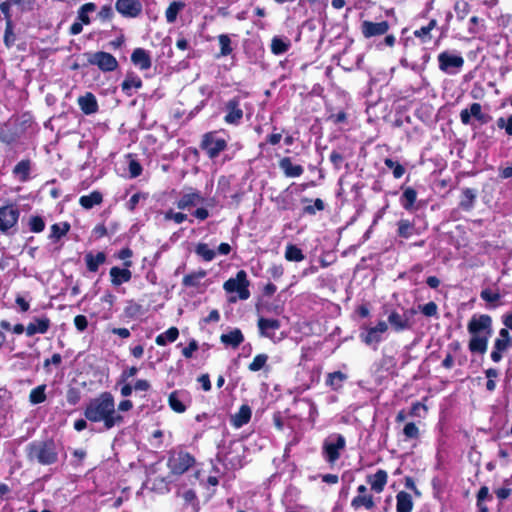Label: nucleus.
Returning <instances> with one entry per match:
<instances>
[{"instance_id":"13d9d810","label":"nucleus","mask_w":512,"mask_h":512,"mask_svg":"<svg viewBox=\"0 0 512 512\" xmlns=\"http://www.w3.org/2000/svg\"><path fill=\"white\" fill-rule=\"evenodd\" d=\"M480 297L488 303H494L497 302L501 296L498 292H494L491 289H484L481 291Z\"/></svg>"},{"instance_id":"052dcab7","label":"nucleus","mask_w":512,"mask_h":512,"mask_svg":"<svg viewBox=\"0 0 512 512\" xmlns=\"http://www.w3.org/2000/svg\"><path fill=\"white\" fill-rule=\"evenodd\" d=\"M66 399L70 405H76L80 401V391L74 387L69 388Z\"/></svg>"},{"instance_id":"c03bdc74","label":"nucleus","mask_w":512,"mask_h":512,"mask_svg":"<svg viewBox=\"0 0 512 512\" xmlns=\"http://www.w3.org/2000/svg\"><path fill=\"white\" fill-rule=\"evenodd\" d=\"M96 10V5L94 3H86L80 7L77 13V19L83 24H89L90 18L89 13L94 12Z\"/></svg>"},{"instance_id":"423d86ee","label":"nucleus","mask_w":512,"mask_h":512,"mask_svg":"<svg viewBox=\"0 0 512 512\" xmlns=\"http://www.w3.org/2000/svg\"><path fill=\"white\" fill-rule=\"evenodd\" d=\"M195 462L194 457L188 452L179 451L172 453L168 459V467L173 474L185 473Z\"/></svg>"},{"instance_id":"f03ea898","label":"nucleus","mask_w":512,"mask_h":512,"mask_svg":"<svg viewBox=\"0 0 512 512\" xmlns=\"http://www.w3.org/2000/svg\"><path fill=\"white\" fill-rule=\"evenodd\" d=\"M467 330L471 335L468 347L472 353L484 354L492 335V318L487 314L473 315L468 322Z\"/></svg>"},{"instance_id":"20e7f679","label":"nucleus","mask_w":512,"mask_h":512,"mask_svg":"<svg viewBox=\"0 0 512 512\" xmlns=\"http://www.w3.org/2000/svg\"><path fill=\"white\" fill-rule=\"evenodd\" d=\"M248 286L247 274L244 270H240L235 278H230L224 283L223 288L227 293L237 292L239 299L246 300L250 296Z\"/></svg>"},{"instance_id":"603ef678","label":"nucleus","mask_w":512,"mask_h":512,"mask_svg":"<svg viewBox=\"0 0 512 512\" xmlns=\"http://www.w3.org/2000/svg\"><path fill=\"white\" fill-rule=\"evenodd\" d=\"M418 309L426 317H437L438 316V306L433 301H430L424 305H419Z\"/></svg>"},{"instance_id":"412c9836","label":"nucleus","mask_w":512,"mask_h":512,"mask_svg":"<svg viewBox=\"0 0 512 512\" xmlns=\"http://www.w3.org/2000/svg\"><path fill=\"white\" fill-rule=\"evenodd\" d=\"M78 104L82 112L86 115L96 113L98 110V103L96 97L87 92L85 95L78 98Z\"/></svg>"},{"instance_id":"a878e982","label":"nucleus","mask_w":512,"mask_h":512,"mask_svg":"<svg viewBox=\"0 0 512 512\" xmlns=\"http://www.w3.org/2000/svg\"><path fill=\"white\" fill-rule=\"evenodd\" d=\"M220 340L223 344L236 348L244 341V336L240 329L235 328L227 334H222Z\"/></svg>"},{"instance_id":"0eeeda50","label":"nucleus","mask_w":512,"mask_h":512,"mask_svg":"<svg viewBox=\"0 0 512 512\" xmlns=\"http://www.w3.org/2000/svg\"><path fill=\"white\" fill-rule=\"evenodd\" d=\"M459 116L463 125H470L472 118L481 125L489 123L492 119L488 113L483 112L482 105L478 102H474L469 107L462 109Z\"/></svg>"},{"instance_id":"774afa93","label":"nucleus","mask_w":512,"mask_h":512,"mask_svg":"<svg viewBox=\"0 0 512 512\" xmlns=\"http://www.w3.org/2000/svg\"><path fill=\"white\" fill-rule=\"evenodd\" d=\"M74 325L77 328V330H79L81 332L84 331L87 328V326H88V321H87L86 316H84V315H77L74 318Z\"/></svg>"},{"instance_id":"de8ad7c7","label":"nucleus","mask_w":512,"mask_h":512,"mask_svg":"<svg viewBox=\"0 0 512 512\" xmlns=\"http://www.w3.org/2000/svg\"><path fill=\"white\" fill-rule=\"evenodd\" d=\"M195 252L205 261H212L216 255L215 251L210 249L206 243H199L196 246Z\"/></svg>"},{"instance_id":"37998d69","label":"nucleus","mask_w":512,"mask_h":512,"mask_svg":"<svg viewBox=\"0 0 512 512\" xmlns=\"http://www.w3.org/2000/svg\"><path fill=\"white\" fill-rule=\"evenodd\" d=\"M346 378L347 376L341 371L329 373L327 376L326 384L331 386L334 390H337L342 387V384Z\"/></svg>"},{"instance_id":"680f3d73","label":"nucleus","mask_w":512,"mask_h":512,"mask_svg":"<svg viewBox=\"0 0 512 512\" xmlns=\"http://www.w3.org/2000/svg\"><path fill=\"white\" fill-rule=\"evenodd\" d=\"M324 207H325L324 202L321 199L317 198V199H315L313 205H308L304 208V212L307 214L313 215L316 213V211L324 210Z\"/></svg>"},{"instance_id":"864d4df0","label":"nucleus","mask_w":512,"mask_h":512,"mask_svg":"<svg viewBox=\"0 0 512 512\" xmlns=\"http://www.w3.org/2000/svg\"><path fill=\"white\" fill-rule=\"evenodd\" d=\"M70 229V225L68 223H63L62 225L53 224L51 227V238L59 239L64 236Z\"/></svg>"},{"instance_id":"2f4dec72","label":"nucleus","mask_w":512,"mask_h":512,"mask_svg":"<svg viewBox=\"0 0 512 512\" xmlns=\"http://www.w3.org/2000/svg\"><path fill=\"white\" fill-rule=\"evenodd\" d=\"M102 202V194L98 191H93L89 195H83L79 199L80 205L85 209H91L95 205H99Z\"/></svg>"},{"instance_id":"4468645a","label":"nucleus","mask_w":512,"mask_h":512,"mask_svg":"<svg viewBox=\"0 0 512 512\" xmlns=\"http://www.w3.org/2000/svg\"><path fill=\"white\" fill-rule=\"evenodd\" d=\"M387 321L395 332L410 330L414 324L407 313L400 314L396 310L389 313Z\"/></svg>"},{"instance_id":"dca6fc26","label":"nucleus","mask_w":512,"mask_h":512,"mask_svg":"<svg viewBox=\"0 0 512 512\" xmlns=\"http://www.w3.org/2000/svg\"><path fill=\"white\" fill-rule=\"evenodd\" d=\"M438 62L441 71L450 73L451 68L460 69L464 64V59L460 55H452L445 51L438 55Z\"/></svg>"},{"instance_id":"7ed1b4c3","label":"nucleus","mask_w":512,"mask_h":512,"mask_svg":"<svg viewBox=\"0 0 512 512\" xmlns=\"http://www.w3.org/2000/svg\"><path fill=\"white\" fill-rule=\"evenodd\" d=\"M26 451L30 461H36L41 465H51L58 460V453L52 441L32 442L27 446Z\"/></svg>"},{"instance_id":"4d7b16f0","label":"nucleus","mask_w":512,"mask_h":512,"mask_svg":"<svg viewBox=\"0 0 512 512\" xmlns=\"http://www.w3.org/2000/svg\"><path fill=\"white\" fill-rule=\"evenodd\" d=\"M29 225H30L31 231H33L35 233L42 232L45 228V223H44L43 219L39 216L31 217Z\"/></svg>"},{"instance_id":"3c124183","label":"nucleus","mask_w":512,"mask_h":512,"mask_svg":"<svg viewBox=\"0 0 512 512\" xmlns=\"http://www.w3.org/2000/svg\"><path fill=\"white\" fill-rule=\"evenodd\" d=\"M268 360L266 354H258L254 357L253 361L249 364L248 369L252 372H257L264 368Z\"/></svg>"},{"instance_id":"79ce46f5","label":"nucleus","mask_w":512,"mask_h":512,"mask_svg":"<svg viewBox=\"0 0 512 512\" xmlns=\"http://www.w3.org/2000/svg\"><path fill=\"white\" fill-rule=\"evenodd\" d=\"M437 25V21L432 19L427 26H423L418 30L414 31V36L420 38L423 43L429 42L431 40V30L434 29Z\"/></svg>"},{"instance_id":"f8f14e48","label":"nucleus","mask_w":512,"mask_h":512,"mask_svg":"<svg viewBox=\"0 0 512 512\" xmlns=\"http://www.w3.org/2000/svg\"><path fill=\"white\" fill-rule=\"evenodd\" d=\"M226 115L224 120L227 124L238 125L243 118V110L240 104V98L234 97L225 104Z\"/></svg>"},{"instance_id":"c756f323","label":"nucleus","mask_w":512,"mask_h":512,"mask_svg":"<svg viewBox=\"0 0 512 512\" xmlns=\"http://www.w3.org/2000/svg\"><path fill=\"white\" fill-rule=\"evenodd\" d=\"M31 170V161L28 159L21 160L13 169V174L21 181L26 182L29 179Z\"/></svg>"},{"instance_id":"393cba45","label":"nucleus","mask_w":512,"mask_h":512,"mask_svg":"<svg viewBox=\"0 0 512 512\" xmlns=\"http://www.w3.org/2000/svg\"><path fill=\"white\" fill-rule=\"evenodd\" d=\"M388 475L384 470H378L374 475L369 476L368 482L371 485V489L377 493L383 491L387 483Z\"/></svg>"},{"instance_id":"ea45409f","label":"nucleus","mask_w":512,"mask_h":512,"mask_svg":"<svg viewBox=\"0 0 512 512\" xmlns=\"http://www.w3.org/2000/svg\"><path fill=\"white\" fill-rule=\"evenodd\" d=\"M122 90L130 96V90L132 88L139 89L142 87V81L138 76L134 75H127L124 81L121 84Z\"/></svg>"},{"instance_id":"5fc2aeb1","label":"nucleus","mask_w":512,"mask_h":512,"mask_svg":"<svg viewBox=\"0 0 512 512\" xmlns=\"http://www.w3.org/2000/svg\"><path fill=\"white\" fill-rule=\"evenodd\" d=\"M15 39L16 38H15V34L13 32L12 21H7L5 33H4V43L7 47H11V46H13Z\"/></svg>"},{"instance_id":"e433bc0d","label":"nucleus","mask_w":512,"mask_h":512,"mask_svg":"<svg viewBox=\"0 0 512 512\" xmlns=\"http://www.w3.org/2000/svg\"><path fill=\"white\" fill-rule=\"evenodd\" d=\"M185 7L184 2L174 1L172 2L165 12L166 21L168 23H174L177 19L178 13Z\"/></svg>"},{"instance_id":"f704fd0d","label":"nucleus","mask_w":512,"mask_h":512,"mask_svg":"<svg viewBox=\"0 0 512 512\" xmlns=\"http://www.w3.org/2000/svg\"><path fill=\"white\" fill-rule=\"evenodd\" d=\"M374 501L372 495H357L351 501V506L358 510L361 507H365L367 510H370L374 507Z\"/></svg>"},{"instance_id":"4c0bfd02","label":"nucleus","mask_w":512,"mask_h":512,"mask_svg":"<svg viewBox=\"0 0 512 512\" xmlns=\"http://www.w3.org/2000/svg\"><path fill=\"white\" fill-rule=\"evenodd\" d=\"M206 274L205 270L190 273L183 278L182 283L185 287H198L200 281L206 276Z\"/></svg>"},{"instance_id":"e2e57ef3","label":"nucleus","mask_w":512,"mask_h":512,"mask_svg":"<svg viewBox=\"0 0 512 512\" xmlns=\"http://www.w3.org/2000/svg\"><path fill=\"white\" fill-rule=\"evenodd\" d=\"M128 169H129L131 178H136V177L140 176L142 173L141 164L134 159L130 160Z\"/></svg>"},{"instance_id":"6ab92c4d","label":"nucleus","mask_w":512,"mask_h":512,"mask_svg":"<svg viewBox=\"0 0 512 512\" xmlns=\"http://www.w3.org/2000/svg\"><path fill=\"white\" fill-rule=\"evenodd\" d=\"M50 320L47 317L35 318L33 322L26 327V335L31 337L37 333L45 334L50 327Z\"/></svg>"},{"instance_id":"5701e85b","label":"nucleus","mask_w":512,"mask_h":512,"mask_svg":"<svg viewBox=\"0 0 512 512\" xmlns=\"http://www.w3.org/2000/svg\"><path fill=\"white\" fill-rule=\"evenodd\" d=\"M279 167L286 177H299L304 172L301 165L293 164L289 157H284L279 161Z\"/></svg>"},{"instance_id":"0e129e2a","label":"nucleus","mask_w":512,"mask_h":512,"mask_svg":"<svg viewBox=\"0 0 512 512\" xmlns=\"http://www.w3.org/2000/svg\"><path fill=\"white\" fill-rule=\"evenodd\" d=\"M198 343L195 339H192L189 342V345L182 349V354L185 358L189 359L193 356V353L197 351Z\"/></svg>"},{"instance_id":"aec40b11","label":"nucleus","mask_w":512,"mask_h":512,"mask_svg":"<svg viewBox=\"0 0 512 512\" xmlns=\"http://www.w3.org/2000/svg\"><path fill=\"white\" fill-rule=\"evenodd\" d=\"M131 61L134 65L138 66L141 70H147L151 67V57L149 53L143 48H136L132 52Z\"/></svg>"},{"instance_id":"8fccbe9b","label":"nucleus","mask_w":512,"mask_h":512,"mask_svg":"<svg viewBox=\"0 0 512 512\" xmlns=\"http://www.w3.org/2000/svg\"><path fill=\"white\" fill-rule=\"evenodd\" d=\"M384 163L385 165L392 170L393 172V176L396 178V179H399L401 178L404 173H405V168L398 162L390 159V158H386L384 160Z\"/></svg>"},{"instance_id":"9d476101","label":"nucleus","mask_w":512,"mask_h":512,"mask_svg":"<svg viewBox=\"0 0 512 512\" xmlns=\"http://www.w3.org/2000/svg\"><path fill=\"white\" fill-rule=\"evenodd\" d=\"M20 212L14 205L0 207V231L7 232L14 227L19 219Z\"/></svg>"},{"instance_id":"7c9ffc66","label":"nucleus","mask_w":512,"mask_h":512,"mask_svg":"<svg viewBox=\"0 0 512 512\" xmlns=\"http://www.w3.org/2000/svg\"><path fill=\"white\" fill-rule=\"evenodd\" d=\"M178 336H179L178 328L170 327L165 332L159 334L156 337L155 342L159 346H165L167 343H172V342L176 341Z\"/></svg>"},{"instance_id":"c9c22d12","label":"nucleus","mask_w":512,"mask_h":512,"mask_svg":"<svg viewBox=\"0 0 512 512\" xmlns=\"http://www.w3.org/2000/svg\"><path fill=\"white\" fill-rule=\"evenodd\" d=\"M305 258L302 250L294 244H288L285 250V259L290 262H301Z\"/></svg>"},{"instance_id":"f3484780","label":"nucleus","mask_w":512,"mask_h":512,"mask_svg":"<svg viewBox=\"0 0 512 512\" xmlns=\"http://www.w3.org/2000/svg\"><path fill=\"white\" fill-rule=\"evenodd\" d=\"M203 202L204 197L200 194V192L194 190L193 188H188L187 192L184 193L178 200L177 207L181 210H185Z\"/></svg>"},{"instance_id":"6e6d98bb","label":"nucleus","mask_w":512,"mask_h":512,"mask_svg":"<svg viewBox=\"0 0 512 512\" xmlns=\"http://www.w3.org/2000/svg\"><path fill=\"white\" fill-rule=\"evenodd\" d=\"M403 434L407 439H417L419 437V429L413 422H409L404 426Z\"/></svg>"},{"instance_id":"72a5a7b5","label":"nucleus","mask_w":512,"mask_h":512,"mask_svg":"<svg viewBox=\"0 0 512 512\" xmlns=\"http://www.w3.org/2000/svg\"><path fill=\"white\" fill-rule=\"evenodd\" d=\"M290 41L286 38L273 37L271 41V51L275 55H281L289 50Z\"/></svg>"},{"instance_id":"6e6552de","label":"nucleus","mask_w":512,"mask_h":512,"mask_svg":"<svg viewBox=\"0 0 512 512\" xmlns=\"http://www.w3.org/2000/svg\"><path fill=\"white\" fill-rule=\"evenodd\" d=\"M87 61L103 72H112L118 67L117 59L112 54L103 51L87 54Z\"/></svg>"},{"instance_id":"b1692460","label":"nucleus","mask_w":512,"mask_h":512,"mask_svg":"<svg viewBox=\"0 0 512 512\" xmlns=\"http://www.w3.org/2000/svg\"><path fill=\"white\" fill-rule=\"evenodd\" d=\"M111 281L115 286H119L123 283L130 281L132 273L129 269H122L119 267H112L110 269Z\"/></svg>"},{"instance_id":"69168bd1","label":"nucleus","mask_w":512,"mask_h":512,"mask_svg":"<svg viewBox=\"0 0 512 512\" xmlns=\"http://www.w3.org/2000/svg\"><path fill=\"white\" fill-rule=\"evenodd\" d=\"M114 12L110 5H104L101 7L100 11L98 12V17L101 20H109L113 17Z\"/></svg>"},{"instance_id":"cd10ccee","label":"nucleus","mask_w":512,"mask_h":512,"mask_svg":"<svg viewBox=\"0 0 512 512\" xmlns=\"http://www.w3.org/2000/svg\"><path fill=\"white\" fill-rule=\"evenodd\" d=\"M397 504L396 511L397 512H411L413 508L412 497L409 493L400 491L396 496Z\"/></svg>"},{"instance_id":"bf43d9fd","label":"nucleus","mask_w":512,"mask_h":512,"mask_svg":"<svg viewBox=\"0 0 512 512\" xmlns=\"http://www.w3.org/2000/svg\"><path fill=\"white\" fill-rule=\"evenodd\" d=\"M165 220H173L175 223L180 224L187 219V215L181 212H174L169 210L164 215Z\"/></svg>"},{"instance_id":"c85d7f7f","label":"nucleus","mask_w":512,"mask_h":512,"mask_svg":"<svg viewBox=\"0 0 512 512\" xmlns=\"http://www.w3.org/2000/svg\"><path fill=\"white\" fill-rule=\"evenodd\" d=\"M106 260V255L103 252H98L96 255L87 253L85 255V262L87 269L91 272H96L100 265Z\"/></svg>"},{"instance_id":"58836bf2","label":"nucleus","mask_w":512,"mask_h":512,"mask_svg":"<svg viewBox=\"0 0 512 512\" xmlns=\"http://www.w3.org/2000/svg\"><path fill=\"white\" fill-rule=\"evenodd\" d=\"M46 385L42 384L30 391L29 401L32 405L41 404L46 400Z\"/></svg>"},{"instance_id":"ddd939ff","label":"nucleus","mask_w":512,"mask_h":512,"mask_svg":"<svg viewBox=\"0 0 512 512\" xmlns=\"http://www.w3.org/2000/svg\"><path fill=\"white\" fill-rule=\"evenodd\" d=\"M345 443V438L340 434L335 436V441L332 439L325 441L323 448L328 462L334 463L339 458V451L344 449Z\"/></svg>"},{"instance_id":"a19ab883","label":"nucleus","mask_w":512,"mask_h":512,"mask_svg":"<svg viewBox=\"0 0 512 512\" xmlns=\"http://www.w3.org/2000/svg\"><path fill=\"white\" fill-rule=\"evenodd\" d=\"M417 198V192L415 189L411 187H407L401 197V204L404 209L410 210Z\"/></svg>"},{"instance_id":"4be33fe9","label":"nucleus","mask_w":512,"mask_h":512,"mask_svg":"<svg viewBox=\"0 0 512 512\" xmlns=\"http://www.w3.org/2000/svg\"><path fill=\"white\" fill-rule=\"evenodd\" d=\"M477 198V191L472 188H464L461 191L459 207L464 211H471L474 208Z\"/></svg>"},{"instance_id":"338daca9","label":"nucleus","mask_w":512,"mask_h":512,"mask_svg":"<svg viewBox=\"0 0 512 512\" xmlns=\"http://www.w3.org/2000/svg\"><path fill=\"white\" fill-rule=\"evenodd\" d=\"M35 0H11V3L20 7L23 11H29L33 9Z\"/></svg>"},{"instance_id":"9b49d317","label":"nucleus","mask_w":512,"mask_h":512,"mask_svg":"<svg viewBox=\"0 0 512 512\" xmlns=\"http://www.w3.org/2000/svg\"><path fill=\"white\" fill-rule=\"evenodd\" d=\"M115 9L125 18H136L142 13V4L139 0H117Z\"/></svg>"},{"instance_id":"2eb2a0df","label":"nucleus","mask_w":512,"mask_h":512,"mask_svg":"<svg viewBox=\"0 0 512 512\" xmlns=\"http://www.w3.org/2000/svg\"><path fill=\"white\" fill-rule=\"evenodd\" d=\"M389 23L387 21L372 22L365 20L361 24V32L365 38L381 36L389 30Z\"/></svg>"},{"instance_id":"bb28decb","label":"nucleus","mask_w":512,"mask_h":512,"mask_svg":"<svg viewBox=\"0 0 512 512\" xmlns=\"http://www.w3.org/2000/svg\"><path fill=\"white\" fill-rule=\"evenodd\" d=\"M251 418V409L248 405H242L239 411L231 418L234 427L240 428L247 424Z\"/></svg>"},{"instance_id":"a211bd4d","label":"nucleus","mask_w":512,"mask_h":512,"mask_svg":"<svg viewBox=\"0 0 512 512\" xmlns=\"http://www.w3.org/2000/svg\"><path fill=\"white\" fill-rule=\"evenodd\" d=\"M280 321L277 319H268L260 317L258 320V328L260 335L273 339L275 337V331L280 328Z\"/></svg>"},{"instance_id":"1a4fd4ad","label":"nucleus","mask_w":512,"mask_h":512,"mask_svg":"<svg viewBox=\"0 0 512 512\" xmlns=\"http://www.w3.org/2000/svg\"><path fill=\"white\" fill-rule=\"evenodd\" d=\"M227 147L223 138L217 137L216 133L209 132L203 136L201 148L206 151L209 158H216Z\"/></svg>"},{"instance_id":"39448f33","label":"nucleus","mask_w":512,"mask_h":512,"mask_svg":"<svg viewBox=\"0 0 512 512\" xmlns=\"http://www.w3.org/2000/svg\"><path fill=\"white\" fill-rule=\"evenodd\" d=\"M387 330L388 324L385 321H379L374 327L363 328L359 336L366 345L376 350Z\"/></svg>"},{"instance_id":"49530a36","label":"nucleus","mask_w":512,"mask_h":512,"mask_svg":"<svg viewBox=\"0 0 512 512\" xmlns=\"http://www.w3.org/2000/svg\"><path fill=\"white\" fill-rule=\"evenodd\" d=\"M414 233V225L406 219H401L398 222V235L403 238H409Z\"/></svg>"},{"instance_id":"f257e3e1","label":"nucleus","mask_w":512,"mask_h":512,"mask_svg":"<svg viewBox=\"0 0 512 512\" xmlns=\"http://www.w3.org/2000/svg\"><path fill=\"white\" fill-rule=\"evenodd\" d=\"M85 417L92 422H103L104 427L109 430L123 422V416L115 411L113 396L102 393L98 398L93 399L85 409Z\"/></svg>"},{"instance_id":"a18cd8bd","label":"nucleus","mask_w":512,"mask_h":512,"mask_svg":"<svg viewBox=\"0 0 512 512\" xmlns=\"http://www.w3.org/2000/svg\"><path fill=\"white\" fill-rule=\"evenodd\" d=\"M218 41L220 45V53L218 57H224L228 56L232 53V47H231V39L226 34H221L218 36Z\"/></svg>"},{"instance_id":"09e8293b","label":"nucleus","mask_w":512,"mask_h":512,"mask_svg":"<svg viewBox=\"0 0 512 512\" xmlns=\"http://www.w3.org/2000/svg\"><path fill=\"white\" fill-rule=\"evenodd\" d=\"M169 405L177 413H183L186 410V406L183 404L177 391L169 395Z\"/></svg>"},{"instance_id":"473e14b6","label":"nucleus","mask_w":512,"mask_h":512,"mask_svg":"<svg viewBox=\"0 0 512 512\" xmlns=\"http://www.w3.org/2000/svg\"><path fill=\"white\" fill-rule=\"evenodd\" d=\"M511 346L510 342H505L501 339H495L493 350L491 352V359L493 362L498 363L502 360V353L508 350Z\"/></svg>"}]
</instances>
